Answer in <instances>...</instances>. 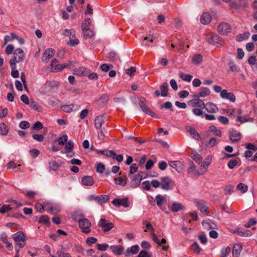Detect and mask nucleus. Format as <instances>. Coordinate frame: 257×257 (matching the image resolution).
Segmentation results:
<instances>
[{
  "instance_id": "41",
  "label": "nucleus",
  "mask_w": 257,
  "mask_h": 257,
  "mask_svg": "<svg viewBox=\"0 0 257 257\" xmlns=\"http://www.w3.org/2000/svg\"><path fill=\"white\" fill-rule=\"evenodd\" d=\"M179 76L182 80L187 82H190L193 78L192 75L183 73H180Z\"/></svg>"
},
{
  "instance_id": "21",
  "label": "nucleus",
  "mask_w": 257,
  "mask_h": 257,
  "mask_svg": "<svg viewBox=\"0 0 257 257\" xmlns=\"http://www.w3.org/2000/svg\"><path fill=\"white\" fill-rule=\"evenodd\" d=\"M109 249L116 255H120L122 253L124 248L121 245H111Z\"/></svg>"
},
{
  "instance_id": "14",
  "label": "nucleus",
  "mask_w": 257,
  "mask_h": 257,
  "mask_svg": "<svg viewBox=\"0 0 257 257\" xmlns=\"http://www.w3.org/2000/svg\"><path fill=\"white\" fill-rule=\"evenodd\" d=\"M146 100L144 97H141L140 99L139 105L142 108V110L146 113L153 116L154 113L151 110L150 108L146 106Z\"/></svg>"
},
{
  "instance_id": "51",
  "label": "nucleus",
  "mask_w": 257,
  "mask_h": 257,
  "mask_svg": "<svg viewBox=\"0 0 257 257\" xmlns=\"http://www.w3.org/2000/svg\"><path fill=\"white\" fill-rule=\"evenodd\" d=\"M231 251V248L229 247H227L221 250L220 257H226L229 254Z\"/></svg>"
},
{
  "instance_id": "28",
  "label": "nucleus",
  "mask_w": 257,
  "mask_h": 257,
  "mask_svg": "<svg viewBox=\"0 0 257 257\" xmlns=\"http://www.w3.org/2000/svg\"><path fill=\"white\" fill-rule=\"evenodd\" d=\"M87 72V68L83 67H80L79 68L74 69L73 70V74L77 76L85 75L86 74Z\"/></svg>"
},
{
  "instance_id": "46",
  "label": "nucleus",
  "mask_w": 257,
  "mask_h": 257,
  "mask_svg": "<svg viewBox=\"0 0 257 257\" xmlns=\"http://www.w3.org/2000/svg\"><path fill=\"white\" fill-rule=\"evenodd\" d=\"M142 178H133L131 182V184L133 187H137L140 185Z\"/></svg>"
},
{
  "instance_id": "16",
  "label": "nucleus",
  "mask_w": 257,
  "mask_h": 257,
  "mask_svg": "<svg viewBox=\"0 0 257 257\" xmlns=\"http://www.w3.org/2000/svg\"><path fill=\"white\" fill-rule=\"evenodd\" d=\"M22 161H16L14 160H12L9 162L5 167H6L7 170H11L16 169L17 168H19L22 166Z\"/></svg>"
},
{
  "instance_id": "22",
  "label": "nucleus",
  "mask_w": 257,
  "mask_h": 257,
  "mask_svg": "<svg viewBox=\"0 0 257 257\" xmlns=\"http://www.w3.org/2000/svg\"><path fill=\"white\" fill-rule=\"evenodd\" d=\"M171 167L174 168L178 172L181 171L184 166L183 163L180 161H172L169 163Z\"/></svg>"
},
{
  "instance_id": "62",
  "label": "nucleus",
  "mask_w": 257,
  "mask_h": 257,
  "mask_svg": "<svg viewBox=\"0 0 257 257\" xmlns=\"http://www.w3.org/2000/svg\"><path fill=\"white\" fill-rule=\"evenodd\" d=\"M33 138L39 142H41L44 140V137L42 135L34 134L33 136Z\"/></svg>"
},
{
  "instance_id": "24",
  "label": "nucleus",
  "mask_w": 257,
  "mask_h": 257,
  "mask_svg": "<svg viewBox=\"0 0 257 257\" xmlns=\"http://www.w3.org/2000/svg\"><path fill=\"white\" fill-rule=\"evenodd\" d=\"M211 21V17L208 13H204L200 18L201 23L204 25H206Z\"/></svg>"
},
{
  "instance_id": "32",
  "label": "nucleus",
  "mask_w": 257,
  "mask_h": 257,
  "mask_svg": "<svg viewBox=\"0 0 257 257\" xmlns=\"http://www.w3.org/2000/svg\"><path fill=\"white\" fill-rule=\"evenodd\" d=\"M104 122L103 118L102 116H97L94 120L95 126L97 129H100Z\"/></svg>"
},
{
  "instance_id": "27",
  "label": "nucleus",
  "mask_w": 257,
  "mask_h": 257,
  "mask_svg": "<svg viewBox=\"0 0 257 257\" xmlns=\"http://www.w3.org/2000/svg\"><path fill=\"white\" fill-rule=\"evenodd\" d=\"M140 247L138 245L132 246L130 248H128L125 252V255L128 256L131 254H136L139 250Z\"/></svg>"
},
{
  "instance_id": "61",
  "label": "nucleus",
  "mask_w": 257,
  "mask_h": 257,
  "mask_svg": "<svg viewBox=\"0 0 257 257\" xmlns=\"http://www.w3.org/2000/svg\"><path fill=\"white\" fill-rule=\"evenodd\" d=\"M112 67V65H108L107 64H102L100 66V69L102 71L107 72L110 68Z\"/></svg>"
},
{
  "instance_id": "1",
  "label": "nucleus",
  "mask_w": 257,
  "mask_h": 257,
  "mask_svg": "<svg viewBox=\"0 0 257 257\" xmlns=\"http://www.w3.org/2000/svg\"><path fill=\"white\" fill-rule=\"evenodd\" d=\"M224 113L229 116H233L237 117V121L244 123L247 121H251L253 119L249 117L248 115L241 116L242 110L240 108H227L223 109Z\"/></svg>"
},
{
  "instance_id": "60",
  "label": "nucleus",
  "mask_w": 257,
  "mask_h": 257,
  "mask_svg": "<svg viewBox=\"0 0 257 257\" xmlns=\"http://www.w3.org/2000/svg\"><path fill=\"white\" fill-rule=\"evenodd\" d=\"M14 50V47L13 45L10 44L8 45L6 48V53L7 55L12 54Z\"/></svg>"
},
{
  "instance_id": "9",
  "label": "nucleus",
  "mask_w": 257,
  "mask_h": 257,
  "mask_svg": "<svg viewBox=\"0 0 257 257\" xmlns=\"http://www.w3.org/2000/svg\"><path fill=\"white\" fill-rule=\"evenodd\" d=\"M229 137L231 142L235 143L241 140L242 135L239 131L232 129L229 132Z\"/></svg>"
},
{
  "instance_id": "30",
  "label": "nucleus",
  "mask_w": 257,
  "mask_h": 257,
  "mask_svg": "<svg viewBox=\"0 0 257 257\" xmlns=\"http://www.w3.org/2000/svg\"><path fill=\"white\" fill-rule=\"evenodd\" d=\"M242 250V246L239 244L234 245L232 250L233 257H239Z\"/></svg>"
},
{
  "instance_id": "44",
  "label": "nucleus",
  "mask_w": 257,
  "mask_h": 257,
  "mask_svg": "<svg viewBox=\"0 0 257 257\" xmlns=\"http://www.w3.org/2000/svg\"><path fill=\"white\" fill-rule=\"evenodd\" d=\"M79 41L78 39H77L75 36H74V37H73V36H72L71 37H70L69 38V41L68 42V44L69 46H74L75 45H78L79 44Z\"/></svg>"
},
{
  "instance_id": "34",
  "label": "nucleus",
  "mask_w": 257,
  "mask_h": 257,
  "mask_svg": "<svg viewBox=\"0 0 257 257\" xmlns=\"http://www.w3.org/2000/svg\"><path fill=\"white\" fill-rule=\"evenodd\" d=\"M203 57L200 54H195L192 58V62L196 65H198L202 62Z\"/></svg>"
},
{
  "instance_id": "3",
  "label": "nucleus",
  "mask_w": 257,
  "mask_h": 257,
  "mask_svg": "<svg viewBox=\"0 0 257 257\" xmlns=\"http://www.w3.org/2000/svg\"><path fill=\"white\" fill-rule=\"evenodd\" d=\"M25 54L21 48L17 49L14 52V58L10 60L11 67H14L16 63H19L24 60Z\"/></svg>"
},
{
  "instance_id": "47",
  "label": "nucleus",
  "mask_w": 257,
  "mask_h": 257,
  "mask_svg": "<svg viewBox=\"0 0 257 257\" xmlns=\"http://www.w3.org/2000/svg\"><path fill=\"white\" fill-rule=\"evenodd\" d=\"M239 163H240V160L239 159H234V160H230L228 162L227 165L229 168L232 169Z\"/></svg>"
},
{
  "instance_id": "43",
  "label": "nucleus",
  "mask_w": 257,
  "mask_h": 257,
  "mask_svg": "<svg viewBox=\"0 0 257 257\" xmlns=\"http://www.w3.org/2000/svg\"><path fill=\"white\" fill-rule=\"evenodd\" d=\"M191 249L196 254H199L201 248L197 242H194L191 246Z\"/></svg>"
},
{
  "instance_id": "50",
  "label": "nucleus",
  "mask_w": 257,
  "mask_h": 257,
  "mask_svg": "<svg viewBox=\"0 0 257 257\" xmlns=\"http://www.w3.org/2000/svg\"><path fill=\"white\" fill-rule=\"evenodd\" d=\"M247 186L243 183H239L237 186V189L240 190L242 193L246 192L247 190Z\"/></svg>"
},
{
  "instance_id": "4",
  "label": "nucleus",
  "mask_w": 257,
  "mask_h": 257,
  "mask_svg": "<svg viewBox=\"0 0 257 257\" xmlns=\"http://www.w3.org/2000/svg\"><path fill=\"white\" fill-rule=\"evenodd\" d=\"M12 238L14 240L16 244L20 248H23L26 244V237L23 233L18 232L12 235Z\"/></svg>"
},
{
  "instance_id": "23",
  "label": "nucleus",
  "mask_w": 257,
  "mask_h": 257,
  "mask_svg": "<svg viewBox=\"0 0 257 257\" xmlns=\"http://www.w3.org/2000/svg\"><path fill=\"white\" fill-rule=\"evenodd\" d=\"M190 157L199 164H201L202 162V158L201 155L196 151L191 152Z\"/></svg>"
},
{
  "instance_id": "63",
  "label": "nucleus",
  "mask_w": 257,
  "mask_h": 257,
  "mask_svg": "<svg viewBox=\"0 0 257 257\" xmlns=\"http://www.w3.org/2000/svg\"><path fill=\"white\" fill-rule=\"evenodd\" d=\"M30 123L27 121H22L20 123L19 126L22 129H26L30 127Z\"/></svg>"
},
{
  "instance_id": "13",
  "label": "nucleus",
  "mask_w": 257,
  "mask_h": 257,
  "mask_svg": "<svg viewBox=\"0 0 257 257\" xmlns=\"http://www.w3.org/2000/svg\"><path fill=\"white\" fill-rule=\"evenodd\" d=\"M55 53V51L53 49L48 48L46 49L42 57L43 61L47 63L54 56Z\"/></svg>"
},
{
  "instance_id": "5",
  "label": "nucleus",
  "mask_w": 257,
  "mask_h": 257,
  "mask_svg": "<svg viewBox=\"0 0 257 257\" xmlns=\"http://www.w3.org/2000/svg\"><path fill=\"white\" fill-rule=\"evenodd\" d=\"M78 222L79 226L83 233L88 234L90 232L91 223L88 219L84 218L80 219Z\"/></svg>"
},
{
  "instance_id": "6",
  "label": "nucleus",
  "mask_w": 257,
  "mask_h": 257,
  "mask_svg": "<svg viewBox=\"0 0 257 257\" xmlns=\"http://www.w3.org/2000/svg\"><path fill=\"white\" fill-rule=\"evenodd\" d=\"M194 203L197 208L204 215H208L209 212V207L204 201L196 200Z\"/></svg>"
},
{
  "instance_id": "54",
  "label": "nucleus",
  "mask_w": 257,
  "mask_h": 257,
  "mask_svg": "<svg viewBox=\"0 0 257 257\" xmlns=\"http://www.w3.org/2000/svg\"><path fill=\"white\" fill-rule=\"evenodd\" d=\"M12 207H11L10 205H3L1 207H0V213H5L9 212L11 210Z\"/></svg>"
},
{
  "instance_id": "45",
  "label": "nucleus",
  "mask_w": 257,
  "mask_h": 257,
  "mask_svg": "<svg viewBox=\"0 0 257 257\" xmlns=\"http://www.w3.org/2000/svg\"><path fill=\"white\" fill-rule=\"evenodd\" d=\"M68 141V137L66 135L59 137L58 139V143L59 145L63 146Z\"/></svg>"
},
{
  "instance_id": "26",
  "label": "nucleus",
  "mask_w": 257,
  "mask_h": 257,
  "mask_svg": "<svg viewBox=\"0 0 257 257\" xmlns=\"http://www.w3.org/2000/svg\"><path fill=\"white\" fill-rule=\"evenodd\" d=\"M206 39L209 43L214 44L217 43L218 36L216 34L209 33L206 35Z\"/></svg>"
},
{
  "instance_id": "17",
  "label": "nucleus",
  "mask_w": 257,
  "mask_h": 257,
  "mask_svg": "<svg viewBox=\"0 0 257 257\" xmlns=\"http://www.w3.org/2000/svg\"><path fill=\"white\" fill-rule=\"evenodd\" d=\"M189 104L193 107L199 108H204L205 106L204 102L199 99L190 100Z\"/></svg>"
},
{
  "instance_id": "19",
  "label": "nucleus",
  "mask_w": 257,
  "mask_h": 257,
  "mask_svg": "<svg viewBox=\"0 0 257 257\" xmlns=\"http://www.w3.org/2000/svg\"><path fill=\"white\" fill-rule=\"evenodd\" d=\"M204 108L209 113H215L218 110L217 106L212 102H207L205 104Z\"/></svg>"
},
{
  "instance_id": "25",
  "label": "nucleus",
  "mask_w": 257,
  "mask_h": 257,
  "mask_svg": "<svg viewBox=\"0 0 257 257\" xmlns=\"http://www.w3.org/2000/svg\"><path fill=\"white\" fill-rule=\"evenodd\" d=\"M202 224L204 227L206 229H215L217 227L216 225L209 220L203 221Z\"/></svg>"
},
{
  "instance_id": "36",
  "label": "nucleus",
  "mask_w": 257,
  "mask_h": 257,
  "mask_svg": "<svg viewBox=\"0 0 257 257\" xmlns=\"http://www.w3.org/2000/svg\"><path fill=\"white\" fill-rule=\"evenodd\" d=\"M74 145L72 141H69L66 142L65 146V150L67 153H72L74 149Z\"/></svg>"
},
{
  "instance_id": "64",
  "label": "nucleus",
  "mask_w": 257,
  "mask_h": 257,
  "mask_svg": "<svg viewBox=\"0 0 257 257\" xmlns=\"http://www.w3.org/2000/svg\"><path fill=\"white\" fill-rule=\"evenodd\" d=\"M30 153L33 158L37 157L40 154V151L36 149H32L30 151Z\"/></svg>"
},
{
  "instance_id": "48",
  "label": "nucleus",
  "mask_w": 257,
  "mask_h": 257,
  "mask_svg": "<svg viewBox=\"0 0 257 257\" xmlns=\"http://www.w3.org/2000/svg\"><path fill=\"white\" fill-rule=\"evenodd\" d=\"M63 35L66 37H68L69 38L70 37H71L72 36H73V37H74V36H75V31L73 29H71V30L66 29L63 32Z\"/></svg>"
},
{
  "instance_id": "35",
  "label": "nucleus",
  "mask_w": 257,
  "mask_h": 257,
  "mask_svg": "<svg viewBox=\"0 0 257 257\" xmlns=\"http://www.w3.org/2000/svg\"><path fill=\"white\" fill-rule=\"evenodd\" d=\"M161 91V95L162 96H167L168 95V84L167 82H164L160 87Z\"/></svg>"
},
{
  "instance_id": "38",
  "label": "nucleus",
  "mask_w": 257,
  "mask_h": 257,
  "mask_svg": "<svg viewBox=\"0 0 257 257\" xmlns=\"http://www.w3.org/2000/svg\"><path fill=\"white\" fill-rule=\"evenodd\" d=\"M249 36V33L248 32H245L243 34H239L236 36V40L238 42H241L245 40H246Z\"/></svg>"
},
{
  "instance_id": "49",
  "label": "nucleus",
  "mask_w": 257,
  "mask_h": 257,
  "mask_svg": "<svg viewBox=\"0 0 257 257\" xmlns=\"http://www.w3.org/2000/svg\"><path fill=\"white\" fill-rule=\"evenodd\" d=\"M8 132L7 125L4 123H0V134L3 135H6Z\"/></svg>"
},
{
  "instance_id": "40",
  "label": "nucleus",
  "mask_w": 257,
  "mask_h": 257,
  "mask_svg": "<svg viewBox=\"0 0 257 257\" xmlns=\"http://www.w3.org/2000/svg\"><path fill=\"white\" fill-rule=\"evenodd\" d=\"M209 131L213 133L215 136L221 137L222 136L221 131L219 130H217L214 125H211L209 127Z\"/></svg>"
},
{
  "instance_id": "37",
  "label": "nucleus",
  "mask_w": 257,
  "mask_h": 257,
  "mask_svg": "<svg viewBox=\"0 0 257 257\" xmlns=\"http://www.w3.org/2000/svg\"><path fill=\"white\" fill-rule=\"evenodd\" d=\"M184 209L183 206L179 203L174 202L171 207L173 212H177Z\"/></svg>"
},
{
  "instance_id": "59",
  "label": "nucleus",
  "mask_w": 257,
  "mask_h": 257,
  "mask_svg": "<svg viewBox=\"0 0 257 257\" xmlns=\"http://www.w3.org/2000/svg\"><path fill=\"white\" fill-rule=\"evenodd\" d=\"M105 170V166L102 163H99L96 166V171L98 173H102Z\"/></svg>"
},
{
  "instance_id": "39",
  "label": "nucleus",
  "mask_w": 257,
  "mask_h": 257,
  "mask_svg": "<svg viewBox=\"0 0 257 257\" xmlns=\"http://www.w3.org/2000/svg\"><path fill=\"white\" fill-rule=\"evenodd\" d=\"M81 182L84 185L91 186L94 184V181L92 178H82Z\"/></svg>"
},
{
  "instance_id": "58",
  "label": "nucleus",
  "mask_w": 257,
  "mask_h": 257,
  "mask_svg": "<svg viewBox=\"0 0 257 257\" xmlns=\"http://www.w3.org/2000/svg\"><path fill=\"white\" fill-rule=\"evenodd\" d=\"M42 128H43V124L41 122H40L39 121L35 122L32 127V128L33 130H36V131H39V130H41Z\"/></svg>"
},
{
  "instance_id": "12",
  "label": "nucleus",
  "mask_w": 257,
  "mask_h": 257,
  "mask_svg": "<svg viewBox=\"0 0 257 257\" xmlns=\"http://www.w3.org/2000/svg\"><path fill=\"white\" fill-rule=\"evenodd\" d=\"M212 159V156L211 155H208L204 161L203 162V164L201 165L200 168H199V172L201 174H203L204 172H205L207 170V168H208V166L210 164Z\"/></svg>"
},
{
  "instance_id": "2",
  "label": "nucleus",
  "mask_w": 257,
  "mask_h": 257,
  "mask_svg": "<svg viewBox=\"0 0 257 257\" xmlns=\"http://www.w3.org/2000/svg\"><path fill=\"white\" fill-rule=\"evenodd\" d=\"M73 65V62L71 61L64 64H60L59 62L55 58L53 59L50 63V71L52 72H58L62 71L66 68H70Z\"/></svg>"
},
{
  "instance_id": "11",
  "label": "nucleus",
  "mask_w": 257,
  "mask_h": 257,
  "mask_svg": "<svg viewBox=\"0 0 257 257\" xmlns=\"http://www.w3.org/2000/svg\"><path fill=\"white\" fill-rule=\"evenodd\" d=\"M161 185L162 189L168 190L173 188L174 183L170 178H161Z\"/></svg>"
},
{
  "instance_id": "10",
  "label": "nucleus",
  "mask_w": 257,
  "mask_h": 257,
  "mask_svg": "<svg viewBox=\"0 0 257 257\" xmlns=\"http://www.w3.org/2000/svg\"><path fill=\"white\" fill-rule=\"evenodd\" d=\"M112 203L115 206L122 205L124 207L130 206V202L127 198H115L112 201Z\"/></svg>"
},
{
  "instance_id": "18",
  "label": "nucleus",
  "mask_w": 257,
  "mask_h": 257,
  "mask_svg": "<svg viewBox=\"0 0 257 257\" xmlns=\"http://www.w3.org/2000/svg\"><path fill=\"white\" fill-rule=\"evenodd\" d=\"M91 23V20L89 18H87L85 20L83 23L82 24L81 28L83 32L84 35H86V33L89 31L90 34V35L92 33V31H90L89 29V26H90Z\"/></svg>"
},
{
  "instance_id": "15",
  "label": "nucleus",
  "mask_w": 257,
  "mask_h": 257,
  "mask_svg": "<svg viewBox=\"0 0 257 257\" xmlns=\"http://www.w3.org/2000/svg\"><path fill=\"white\" fill-rule=\"evenodd\" d=\"M220 96L222 98L227 99L234 102L235 101V96L231 92H228L225 89L221 91Z\"/></svg>"
},
{
  "instance_id": "42",
  "label": "nucleus",
  "mask_w": 257,
  "mask_h": 257,
  "mask_svg": "<svg viewBox=\"0 0 257 257\" xmlns=\"http://www.w3.org/2000/svg\"><path fill=\"white\" fill-rule=\"evenodd\" d=\"M114 181L117 185L124 186L126 183V178H114Z\"/></svg>"
},
{
  "instance_id": "56",
  "label": "nucleus",
  "mask_w": 257,
  "mask_h": 257,
  "mask_svg": "<svg viewBox=\"0 0 257 257\" xmlns=\"http://www.w3.org/2000/svg\"><path fill=\"white\" fill-rule=\"evenodd\" d=\"M49 167L51 170L56 171L59 168V165L57 162L52 161L50 163Z\"/></svg>"
},
{
  "instance_id": "53",
  "label": "nucleus",
  "mask_w": 257,
  "mask_h": 257,
  "mask_svg": "<svg viewBox=\"0 0 257 257\" xmlns=\"http://www.w3.org/2000/svg\"><path fill=\"white\" fill-rule=\"evenodd\" d=\"M56 254L57 256L51 255V257H71L69 253L64 252L62 250H58L57 251Z\"/></svg>"
},
{
  "instance_id": "52",
  "label": "nucleus",
  "mask_w": 257,
  "mask_h": 257,
  "mask_svg": "<svg viewBox=\"0 0 257 257\" xmlns=\"http://www.w3.org/2000/svg\"><path fill=\"white\" fill-rule=\"evenodd\" d=\"M39 223H44L46 225H49L50 224L49 218L46 215L42 216L39 221Z\"/></svg>"
},
{
  "instance_id": "7",
  "label": "nucleus",
  "mask_w": 257,
  "mask_h": 257,
  "mask_svg": "<svg viewBox=\"0 0 257 257\" xmlns=\"http://www.w3.org/2000/svg\"><path fill=\"white\" fill-rule=\"evenodd\" d=\"M98 225L101 227L104 232L110 230L114 227L112 223L109 222L105 218H101L98 222Z\"/></svg>"
},
{
  "instance_id": "31",
  "label": "nucleus",
  "mask_w": 257,
  "mask_h": 257,
  "mask_svg": "<svg viewBox=\"0 0 257 257\" xmlns=\"http://www.w3.org/2000/svg\"><path fill=\"white\" fill-rule=\"evenodd\" d=\"M96 199V201L100 204H102L103 203L107 202L109 199V196L106 195H101L99 196H97Z\"/></svg>"
},
{
  "instance_id": "29",
  "label": "nucleus",
  "mask_w": 257,
  "mask_h": 257,
  "mask_svg": "<svg viewBox=\"0 0 257 257\" xmlns=\"http://www.w3.org/2000/svg\"><path fill=\"white\" fill-rule=\"evenodd\" d=\"M35 208L36 209V210L38 211L41 212V213H42L44 211V210H46L49 211H52V207H49V206H48L47 207L46 206L43 205L39 203H37L35 204Z\"/></svg>"
},
{
  "instance_id": "57",
  "label": "nucleus",
  "mask_w": 257,
  "mask_h": 257,
  "mask_svg": "<svg viewBox=\"0 0 257 257\" xmlns=\"http://www.w3.org/2000/svg\"><path fill=\"white\" fill-rule=\"evenodd\" d=\"M164 199L165 198L162 195H158L156 197L157 205L160 207Z\"/></svg>"
},
{
  "instance_id": "20",
  "label": "nucleus",
  "mask_w": 257,
  "mask_h": 257,
  "mask_svg": "<svg viewBox=\"0 0 257 257\" xmlns=\"http://www.w3.org/2000/svg\"><path fill=\"white\" fill-rule=\"evenodd\" d=\"M186 129L194 139L197 141H199L201 139L200 136L197 132V131L194 128L192 127L191 126H187V127H186Z\"/></svg>"
},
{
  "instance_id": "8",
  "label": "nucleus",
  "mask_w": 257,
  "mask_h": 257,
  "mask_svg": "<svg viewBox=\"0 0 257 257\" xmlns=\"http://www.w3.org/2000/svg\"><path fill=\"white\" fill-rule=\"evenodd\" d=\"M231 30V26L226 23H221L217 27V31L221 35H227Z\"/></svg>"
},
{
  "instance_id": "55",
  "label": "nucleus",
  "mask_w": 257,
  "mask_h": 257,
  "mask_svg": "<svg viewBox=\"0 0 257 257\" xmlns=\"http://www.w3.org/2000/svg\"><path fill=\"white\" fill-rule=\"evenodd\" d=\"M217 142V140L215 138H211L209 139L207 146L209 147H213L216 145Z\"/></svg>"
},
{
  "instance_id": "33",
  "label": "nucleus",
  "mask_w": 257,
  "mask_h": 257,
  "mask_svg": "<svg viewBox=\"0 0 257 257\" xmlns=\"http://www.w3.org/2000/svg\"><path fill=\"white\" fill-rule=\"evenodd\" d=\"M210 94V91L209 89L208 88L203 87L200 89L199 92L197 94V97H206L207 96L209 95Z\"/></svg>"
}]
</instances>
